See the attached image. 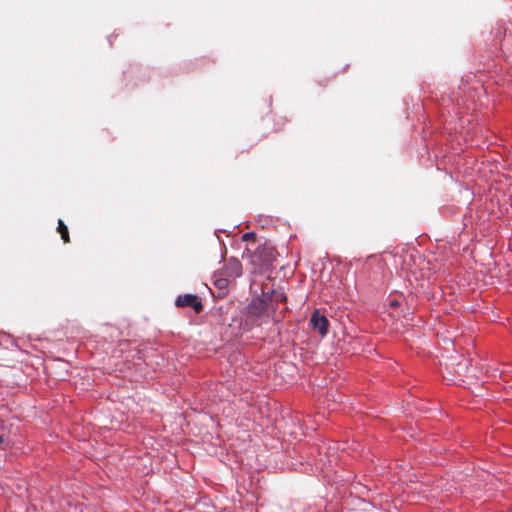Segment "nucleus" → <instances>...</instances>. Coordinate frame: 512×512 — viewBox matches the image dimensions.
<instances>
[{
	"label": "nucleus",
	"instance_id": "nucleus-1",
	"mask_svg": "<svg viewBox=\"0 0 512 512\" xmlns=\"http://www.w3.org/2000/svg\"><path fill=\"white\" fill-rule=\"evenodd\" d=\"M243 257L249 258L251 265L254 267V272H262L274 260V251L266 246H258L253 252L246 248Z\"/></svg>",
	"mask_w": 512,
	"mask_h": 512
},
{
	"label": "nucleus",
	"instance_id": "nucleus-2",
	"mask_svg": "<svg viewBox=\"0 0 512 512\" xmlns=\"http://www.w3.org/2000/svg\"><path fill=\"white\" fill-rule=\"evenodd\" d=\"M177 307H191L195 313H200L203 310L202 302L197 295L185 294L177 297L175 302Z\"/></svg>",
	"mask_w": 512,
	"mask_h": 512
},
{
	"label": "nucleus",
	"instance_id": "nucleus-3",
	"mask_svg": "<svg viewBox=\"0 0 512 512\" xmlns=\"http://www.w3.org/2000/svg\"><path fill=\"white\" fill-rule=\"evenodd\" d=\"M310 323L321 335L324 336L327 334L329 321L326 316L322 315L318 310L314 311L311 315Z\"/></svg>",
	"mask_w": 512,
	"mask_h": 512
},
{
	"label": "nucleus",
	"instance_id": "nucleus-4",
	"mask_svg": "<svg viewBox=\"0 0 512 512\" xmlns=\"http://www.w3.org/2000/svg\"><path fill=\"white\" fill-rule=\"evenodd\" d=\"M222 273L234 280L242 275V264L236 258H230L227 260Z\"/></svg>",
	"mask_w": 512,
	"mask_h": 512
},
{
	"label": "nucleus",
	"instance_id": "nucleus-5",
	"mask_svg": "<svg viewBox=\"0 0 512 512\" xmlns=\"http://www.w3.org/2000/svg\"><path fill=\"white\" fill-rule=\"evenodd\" d=\"M268 307V302L265 298H255L247 307L248 314L251 316L260 317L264 314Z\"/></svg>",
	"mask_w": 512,
	"mask_h": 512
},
{
	"label": "nucleus",
	"instance_id": "nucleus-6",
	"mask_svg": "<svg viewBox=\"0 0 512 512\" xmlns=\"http://www.w3.org/2000/svg\"><path fill=\"white\" fill-rule=\"evenodd\" d=\"M230 281L231 279L225 276L222 272L214 275V286L223 293L226 292Z\"/></svg>",
	"mask_w": 512,
	"mask_h": 512
},
{
	"label": "nucleus",
	"instance_id": "nucleus-7",
	"mask_svg": "<svg viewBox=\"0 0 512 512\" xmlns=\"http://www.w3.org/2000/svg\"><path fill=\"white\" fill-rule=\"evenodd\" d=\"M57 230L60 233L61 238L64 241V243H69L70 242L69 231H68L67 226L64 224V222L62 220H58Z\"/></svg>",
	"mask_w": 512,
	"mask_h": 512
},
{
	"label": "nucleus",
	"instance_id": "nucleus-8",
	"mask_svg": "<svg viewBox=\"0 0 512 512\" xmlns=\"http://www.w3.org/2000/svg\"><path fill=\"white\" fill-rule=\"evenodd\" d=\"M256 238V234L254 232H247L242 236V240L245 242L254 241Z\"/></svg>",
	"mask_w": 512,
	"mask_h": 512
},
{
	"label": "nucleus",
	"instance_id": "nucleus-9",
	"mask_svg": "<svg viewBox=\"0 0 512 512\" xmlns=\"http://www.w3.org/2000/svg\"><path fill=\"white\" fill-rule=\"evenodd\" d=\"M4 429V424H3V421L0 420V430H3Z\"/></svg>",
	"mask_w": 512,
	"mask_h": 512
},
{
	"label": "nucleus",
	"instance_id": "nucleus-10",
	"mask_svg": "<svg viewBox=\"0 0 512 512\" xmlns=\"http://www.w3.org/2000/svg\"><path fill=\"white\" fill-rule=\"evenodd\" d=\"M4 442V438L2 435H0V444H2Z\"/></svg>",
	"mask_w": 512,
	"mask_h": 512
}]
</instances>
